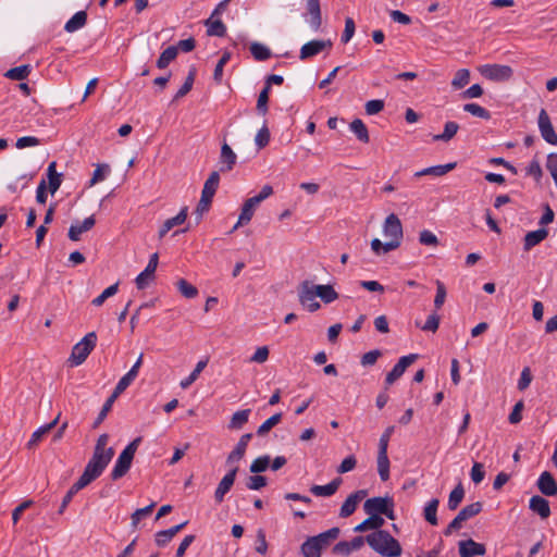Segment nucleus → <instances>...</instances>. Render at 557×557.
<instances>
[{"mask_svg": "<svg viewBox=\"0 0 557 557\" xmlns=\"http://www.w3.org/2000/svg\"><path fill=\"white\" fill-rule=\"evenodd\" d=\"M317 296L324 302L331 304L338 298V293L330 284L326 285H312Z\"/></svg>", "mask_w": 557, "mask_h": 557, "instance_id": "c756f323", "label": "nucleus"}, {"mask_svg": "<svg viewBox=\"0 0 557 557\" xmlns=\"http://www.w3.org/2000/svg\"><path fill=\"white\" fill-rule=\"evenodd\" d=\"M113 456L114 450L112 447H109L107 453L94 451L84 471L92 475V478L98 479L110 463Z\"/></svg>", "mask_w": 557, "mask_h": 557, "instance_id": "0eeeda50", "label": "nucleus"}, {"mask_svg": "<svg viewBox=\"0 0 557 557\" xmlns=\"http://www.w3.org/2000/svg\"><path fill=\"white\" fill-rule=\"evenodd\" d=\"M177 285V288L180 290V293L188 298V299H191V298H195L197 295H198V289L197 287H195L194 285H191L189 282H187L185 278H181L177 281L176 283Z\"/></svg>", "mask_w": 557, "mask_h": 557, "instance_id": "864d4df0", "label": "nucleus"}, {"mask_svg": "<svg viewBox=\"0 0 557 557\" xmlns=\"http://www.w3.org/2000/svg\"><path fill=\"white\" fill-rule=\"evenodd\" d=\"M115 399L116 398L113 397V395H110L108 397V399L104 401L100 412L98 413V417L96 418V420L92 423V429H97L103 422V420L107 418L109 411L111 410Z\"/></svg>", "mask_w": 557, "mask_h": 557, "instance_id": "603ef678", "label": "nucleus"}, {"mask_svg": "<svg viewBox=\"0 0 557 557\" xmlns=\"http://www.w3.org/2000/svg\"><path fill=\"white\" fill-rule=\"evenodd\" d=\"M367 490H358L350 494L341 506L339 517L348 518L351 516L356 511L359 502H361L367 496Z\"/></svg>", "mask_w": 557, "mask_h": 557, "instance_id": "dca6fc26", "label": "nucleus"}, {"mask_svg": "<svg viewBox=\"0 0 557 557\" xmlns=\"http://www.w3.org/2000/svg\"><path fill=\"white\" fill-rule=\"evenodd\" d=\"M419 358L418 354H409L401 357L393 369L386 374L385 377V389L388 388L396 380H398L406 369L410 367Z\"/></svg>", "mask_w": 557, "mask_h": 557, "instance_id": "9b49d317", "label": "nucleus"}, {"mask_svg": "<svg viewBox=\"0 0 557 557\" xmlns=\"http://www.w3.org/2000/svg\"><path fill=\"white\" fill-rule=\"evenodd\" d=\"M440 500L437 498H432L428 504L425 505L423 509V517L424 519L431 524V525H437L438 519H437V508H438Z\"/></svg>", "mask_w": 557, "mask_h": 557, "instance_id": "58836bf2", "label": "nucleus"}, {"mask_svg": "<svg viewBox=\"0 0 557 557\" xmlns=\"http://www.w3.org/2000/svg\"><path fill=\"white\" fill-rule=\"evenodd\" d=\"M87 23V13L85 11L76 12L66 23L64 29L67 33H74L85 26Z\"/></svg>", "mask_w": 557, "mask_h": 557, "instance_id": "72a5a7b5", "label": "nucleus"}, {"mask_svg": "<svg viewBox=\"0 0 557 557\" xmlns=\"http://www.w3.org/2000/svg\"><path fill=\"white\" fill-rule=\"evenodd\" d=\"M250 52L257 61H265L272 55L271 50L260 42H252L250 45Z\"/></svg>", "mask_w": 557, "mask_h": 557, "instance_id": "a18cd8bd", "label": "nucleus"}, {"mask_svg": "<svg viewBox=\"0 0 557 557\" xmlns=\"http://www.w3.org/2000/svg\"><path fill=\"white\" fill-rule=\"evenodd\" d=\"M187 214L188 207H183L175 216L165 220L159 230V238H163L174 226L183 224L187 219Z\"/></svg>", "mask_w": 557, "mask_h": 557, "instance_id": "5701e85b", "label": "nucleus"}, {"mask_svg": "<svg viewBox=\"0 0 557 557\" xmlns=\"http://www.w3.org/2000/svg\"><path fill=\"white\" fill-rule=\"evenodd\" d=\"M342 482H343V479L341 476H337V478L333 479L326 485H312L310 487V492L314 496L330 497V496L334 495L337 492V490L339 488Z\"/></svg>", "mask_w": 557, "mask_h": 557, "instance_id": "412c9836", "label": "nucleus"}, {"mask_svg": "<svg viewBox=\"0 0 557 557\" xmlns=\"http://www.w3.org/2000/svg\"><path fill=\"white\" fill-rule=\"evenodd\" d=\"M231 59V52L224 51L220 60L218 61L214 72H213V79L218 84L222 82L223 76V67L224 65L230 61Z\"/></svg>", "mask_w": 557, "mask_h": 557, "instance_id": "13d9d810", "label": "nucleus"}, {"mask_svg": "<svg viewBox=\"0 0 557 557\" xmlns=\"http://www.w3.org/2000/svg\"><path fill=\"white\" fill-rule=\"evenodd\" d=\"M273 194V188L271 185H264L260 193L253 197L248 198L243 207L240 214L238 216V224H248L256 211V208L267 198H269Z\"/></svg>", "mask_w": 557, "mask_h": 557, "instance_id": "423d86ee", "label": "nucleus"}, {"mask_svg": "<svg viewBox=\"0 0 557 557\" xmlns=\"http://www.w3.org/2000/svg\"><path fill=\"white\" fill-rule=\"evenodd\" d=\"M458 552L460 557L483 556L486 553V547L482 543L468 539L458 543Z\"/></svg>", "mask_w": 557, "mask_h": 557, "instance_id": "2eb2a0df", "label": "nucleus"}, {"mask_svg": "<svg viewBox=\"0 0 557 557\" xmlns=\"http://www.w3.org/2000/svg\"><path fill=\"white\" fill-rule=\"evenodd\" d=\"M394 507V499L389 496L368 498L363 504V510L368 516L382 517L384 515L391 520L396 518Z\"/></svg>", "mask_w": 557, "mask_h": 557, "instance_id": "20e7f679", "label": "nucleus"}, {"mask_svg": "<svg viewBox=\"0 0 557 557\" xmlns=\"http://www.w3.org/2000/svg\"><path fill=\"white\" fill-rule=\"evenodd\" d=\"M237 157L232 148L227 144H223L221 147L220 162L223 164L221 166L222 172H228L233 170L236 163Z\"/></svg>", "mask_w": 557, "mask_h": 557, "instance_id": "bb28decb", "label": "nucleus"}, {"mask_svg": "<svg viewBox=\"0 0 557 557\" xmlns=\"http://www.w3.org/2000/svg\"><path fill=\"white\" fill-rule=\"evenodd\" d=\"M465 497V490L459 482L457 486L450 492L447 507L449 510H456Z\"/></svg>", "mask_w": 557, "mask_h": 557, "instance_id": "79ce46f5", "label": "nucleus"}, {"mask_svg": "<svg viewBox=\"0 0 557 557\" xmlns=\"http://www.w3.org/2000/svg\"><path fill=\"white\" fill-rule=\"evenodd\" d=\"M270 466V456L264 455L256 458L250 465V472L259 474L264 472Z\"/></svg>", "mask_w": 557, "mask_h": 557, "instance_id": "5fc2aeb1", "label": "nucleus"}, {"mask_svg": "<svg viewBox=\"0 0 557 557\" xmlns=\"http://www.w3.org/2000/svg\"><path fill=\"white\" fill-rule=\"evenodd\" d=\"M377 472L381 481L386 482L389 479V459L387 456V450L379 449L377 450Z\"/></svg>", "mask_w": 557, "mask_h": 557, "instance_id": "2f4dec72", "label": "nucleus"}, {"mask_svg": "<svg viewBox=\"0 0 557 557\" xmlns=\"http://www.w3.org/2000/svg\"><path fill=\"white\" fill-rule=\"evenodd\" d=\"M97 344L96 332L87 333L81 342L74 345L69 361L72 366L82 364L89 354L94 350Z\"/></svg>", "mask_w": 557, "mask_h": 557, "instance_id": "39448f33", "label": "nucleus"}, {"mask_svg": "<svg viewBox=\"0 0 557 557\" xmlns=\"http://www.w3.org/2000/svg\"><path fill=\"white\" fill-rule=\"evenodd\" d=\"M367 544L383 557H399L400 543L386 530L374 531L366 536Z\"/></svg>", "mask_w": 557, "mask_h": 557, "instance_id": "f257e3e1", "label": "nucleus"}, {"mask_svg": "<svg viewBox=\"0 0 557 557\" xmlns=\"http://www.w3.org/2000/svg\"><path fill=\"white\" fill-rule=\"evenodd\" d=\"M135 372H127L125 375H123L117 384L114 387V391L111 395L113 397L117 398L135 380L134 377Z\"/></svg>", "mask_w": 557, "mask_h": 557, "instance_id": "3c124183", "label": "nucleus"}, {"mask_svg": "<svg viewBox=\"0 0 557 557\" xmlns=\"http://www.w3.org/2000/svg\"><path fill=\"white\" fill-rule=\"evenodd\" d=\"M158 262L159 256L157 252H154L150 256L146 269L143 272H140L135 280L138 289H144L148 284L147 280L154 277V272L157 270Z\"/></svg>", "mask_w": 557, "mask_h": 557, "instance_id": "a211bd4d", "label": "nucleus"}, {"mask_svg": "<svg viewBox=\"0 0 557 557\" xmlns=\"http://www.w3.org/2000/svg\"><path fill=\"white\" fill-rule=\"evenodd\" d=\"M356 30L355 21L351 17H346L345 20V29L342 34L341 41L343 44H347L351 37L354 36Z\"/></svg>", "mask_w": 557, "mask_h": 557, "instance_id": "69168bd1", "label": "nucleus"}, {"mask_svg": "<svg viewBox=\"0 0 557 557\" xmlns=\"http://www.w3.org/2000/svg\"><path fill=\"white\" fill-rule=\"evenodd\" d=\"M154 506H156V504L151 503L150 505H148L144 508H139V509L135 510V512L132 515V527L137 528L140 519L150 515L152 512Z\"/></svg>", "mask_w": 557, "mask_h": 557, "instance_id": "052dcab7", "label": "nucleus"}, {"mask_svg": "<svg viewBox=\"0 0 557 557\" xmlns=\"http://www.w3.org/2000/svg\"><path fill=\"white\" fill-rule=\"evenodd\" d=\"M537 488L545 496L557 495V482L553 474L548 471H544L537 480Z\"/></svg>", "mask_w": 557, "mask_h": 557, "instance_id": "6ab92c4d", "label": "nucleus"}, {"mask_svg": "<svg viewBox=\"0 0 557 557\" xmlns=\"http://www.w3.org/2000/svg\"><path fill=\"white\" fill-rule=\"evenodd\" d=\"M458 129H459L458 123H456L454 121H448L444 125L443 133L434 135L433 140L447 143L456 136Z\"/></svg>", "mask_w": 557, "mask_h": 557, "instance_id": "f704fd0d", "label": "nucleus"}, {"mask_svg": "<svg viewBox=\"0 0 557 557\" xmlns=\"http://www.w3.org/2000/svg\"><path fill=\"white\" fill-rule=\"evenodd\" d=\"M529 508L533 512L537 513L542 519H547L550 516L549 503L543 496H532L530 498Z\"/></svg>", "mask_w": 557, "mask_h": 557, "instance_id": "4be33fe9", "label": "nucleus"}, {"mask_svg": "<svg viewBox=\"0 0 557 557\" xmlns=\"http://www.w3.org/2000/svg\"><path fill=\"white\" fill-rule=\"evenodd\" d=\"M255 550L260 555H264L268 552V542H267V537H265V531L261 528L257 530Z\"/></svg>", "mask_w": 557, "mask_h": 557, "instance_id": "bf43d9fd", "label": "nucleus"}, {"mask_svg": "<svg viewBox=\"0 0 557 557\" xmlns=\"http://www.w3.org/2000/svg\"><path fill=\"white\" fill-rule=\"evenodd\" d=\"M177 57V47L169 46L165 50L162 51L160 57L157 60V67L160 70L165 69L175 58Z\"/></svg>", "mask_w": 557, "mask_h": 557, "instance_id": "ea45409f", "label": "nucleus"}, {"mask_svg": "<svg viewBox=\"0 0 557 557\" xmlns=\"http://www.w3.org/2000/svg\"><path fill=\"white\" fill-rule=\"evenodd\" d=\"M339 534L341 529L338 527H334L312 537L318 543L319 547L323 550L329 547L331 543L339 536Z\"/></svg>", "mask_w": 557, "mask_h": 557, "instance_id": "c85d7f7f", "label": "nucleus"}, {"mask_svg": "<svg viewBox=\"0 0 557 557\" xmlns=\"http://www.w3.org/2000/svg\"><path fill=\"white\" fill-rule=\"evenodd\" d=\"M483 509V504L481 502H475L470 505L465 506L458 515L453 519V521L461 529L462 522L475 517Z\"/></svg>", "mask_w": 557, "mask_h": 557, "instance_id": "aec40b11", "label": "nucleus"}, {"mask_svg": "<svg viewBox=\"0 0 557 557\" xmlns=\"http://www.w3.org/2000/svg\"><path fill=\"white\" fill-rule=\"evenodd\" d=\"M95 223H96V220H95L94 215H90V216L86 218L79 225L72 224L70 226L69 233H67L69 238L73 242L79 240L81 235L84 232H88L89 230H91L95 226Z\"/></svg>", "mask_w": 557, "mask_h": 557, "instance_id": "b1692460", "label": "nucleus"}, {"mask_svg": "<svg viewBox=\"0 0 557 557\" xmlns=\"http://www.w3.org/2000/svg\"><path fill=\"white\" fill-rule=\"evenodd\" d=\"M30 71L32 67L29 64H23L8 70L4 76L13 81H23L28 77Z\"/></svg>", "mask_w": 557, "mask_h": 557, "instance_id": "a19ab883", "label": "nucleus"}, {"mask_svg": "<svg viewBox=\"0 0 557 557\" xmlns=\"http://www.w3.org/2000/svg\"><path fill=\"white\" fill-rule=\"evenodd\" d=\"M350 131L356 135L357 139L363 144H368L370 140L369 132L366 124L360 119H355L350 125Z\"/></svg>", "mask_w": 557, "mask_h": 557, "instance_id": "4c0bfd02", "label": "nucleus"}, {"mask_svg": "<svg viewBox=\"0 0 557 557\" xmlns=\"http://www.w3.org/2000/svg\"><path fill=\"white\" fill-rule=\"evenodd\" d=\"M119 290V283L107 287L98 297L94 298L91 305L100 307L109 297L114 296Z\"/></svg>", "mask_w": 557, "mask_h": 557, "instance_id": "6e6d98bb", "label": "nucleus"}, {"mask_svg": "<svg viewBox=\"0 0 557 557\" xmlns=\"http://www.w3.org/2000/svg\"><path fill=\"white\" fill-rule=\"evenodd\" d=\"M283 414L282 412H277L267 419L258 429V436H265L275 425H277L282 421Z\"/></svg>", "mask_w": 557, "mask_h": 557, "instance_id": "37998d69", "label": "nucleus"}, {"mask_svg": "<svg viewBox=\"0 0 557 557\" xmlns=\"http://www.w3.org/2000/svg\"><path fill=\"white\" fill-rule=\"evenodd\" d=\"M48 428L40 426L30 436L29 441L26 444L27 449L32 450L37 447L39 442L42 440V437L48 434L47 432Z\"/></svg>", "mask_w": 557, "mask_h": 557, "instance_id": "0e129e2a", "label": "nucleus"}, {"mask_svg": "<svg viewBox=\"0 0 557 557\" xmlns=\"http://www.w3.org/2000/svg\"><path fill=\"white\" fill-rule=\"evenodd\" d=\"M463 111L483 120L491 119V112L478 103H466L463 106Z\"/></svg>", "mask_w": 557, "mask_h": 557, "instance_id": "8fccbe9b", "label": "nucleus"}, {"mask_svg": "<svg viewBox=\"0 0 557 557\" xmlns=\"http://www.w3.org/2000/svg\"><path fill=\"white\" fill-rule=\"evenodd\" d=\"M332 45L333 44L330 39H327V40H310L301 47L300 53H299V59L306 60V59L312 58V57L319 54L320 52H322L324 49L332 48Z\"/></svg>", "mask_w": 557, "mask_h": 557, "instance_id": "4468645a", "label": "nucleus"}, {"mask_svg": "<svg viewBox=\"0 0 557 557\" xmlns=\"http://www.w3.org/2000/svg\"><path fill=\"white\" fill-rule=\"evenodd\" d=\"M252 438L251 433H245L240 436L238 443L234 447V449L228 454L226 458V465L234 467L236 462H238L246 454V449L249 441Z\"/></svg>", "mask_w": 557, "mask_h": 557, "instance_id": "f3484780", "label": "nucleus"}, {"mask_svg": "<svg viewBox=\"0 0 557 557\" xmlns=\"http://www.w3.org/2000/svg\"><path fill=\"white\" fill-rule=\"evenodd\" d=\"M470 81V71L468 69H460L456 72L453 81L451 86L454 89H461L466 85L469 84Z\"/></svg>", "mask_w": 557, "mask_h": 557, "instance_id": "de8ad7c7", "label": "nucleus"}, {"mask_svg": "<svg viewBox=\"0 0 557 557\" xmlns=\"http://www.w3.org/2000/svg\"><path fill=\"white\" fill-rule=\"evenodd\" d=\"M269 94V85H264L257 100V111L262 115H265L268 112Z\"/></svg>", "mask_w": 557, "mask_h": 557, "instance_id": "4d7b16f0", "label": "nucleus"}, {"mask_svg": "<svg viewBox=\"0 0 557 557\" xmlns=\"http://www.w3.org/2000/svg\"><path fill=\"white\" fill-rule=\"evenodd\" d=\"M205 25L207 26L208 36L224 37L226 35V26L221 20H213L210 16L205 21Z\"/></svg>", "mask_w": 557, "mask_h": 557, "instance_id": "c9c22d12", "label": "nucleus"}, {"mask_svg": "<svg viewBox=\"0 0 557 557\" xmlns=\"http://www.w3.org/2000/svg\"><path fill=\"white\" fill-rule=\"evenodd\" d=\"M371 248L376 255H382L397 249L396 242L382 243L379 238H374L371 242Z\"/></svg>", "mask_w": 557, "mask_h": 557, "instance_id": "09e8293b", "label": "nucleus"}, {"mask_svg": "<svg viewBox=\"0 0 557 557\" xmlns=\"http://www.w3.org/2000/svg\"><path fill=\"white\" fill-rule=\"evenodd\" d=\"M268 484L267 478L263 475H252L248 478V481L246 483L247 488L252 491H258L264 487Z\"/></svg>", "mask_w": 557, "mask_h": 557, "instance_id": "e2e57ef3", "label": "nucleus"}, {"mask_svg": "<svg viewBox=\"0 0 557 557\" xmlns=\"http://www.w3.org/2000/svg\"><path fill=\"white\" fill-rule=\"evenodd\" d=\"M480 73L493 82H507L513 75L512 69L503 64H485L480 67Z\"/></svg>", "mask_w": 557, "mask_h": 557, "instance_id": "6e6552de", "label": "nucleus"}, {"mask_svg": "<svg viewBox=\"0 0 557 557\" xmlns=\"http://www.w3.org/2000/svg\"><path fill=\"white\" fill-rule=\"evenodd\" d=\"M48 186L47 188L51 195L55 194L62 183V174L57 172V162L49 163L47 169Z\"/></svg>", "mask_w": 557, "mask_h": 557, "instance_id": "cd10ccee", "label": "nucleus"}, {"mask_svg": "<svg viewBox=\"0 0 557 557\" xmlns=\"http://www.w3.org/2000/svg\"><path fill=\"white\" fill-rule=\"evenodd\" d=\"M207 363H208V360L198 361V363L196 364V367L191 371V373L187 377H185L184 380L181 381V384H180L181 387L182 388L189 387L198 379L199 374L206 368Z\"/></svg>", "mask_w": 557, "mask_h": 557, "instance_id": "49530a36", "label": "nucleus"}, {"mask_svg": "<svg viewBox=\"0 0 557 557\" xmlns=\"http://www.w3.org/2000/svg\"><path fill=\"white\" fill-rule=\"evenodd\" d=\"M219 183H220L219 172L218 171L211 172V174L205 182L202 193H201V198H200V200L196 207V210L194 212V214L196 215V218H195L196 224H199L202 219L203 213L209 211L211 203H212V199H213V197L216 193V189L219 187Z\"/></svg>", "mask_w": 557, "mask_h": 557, "instance_id": "f03ea898", "label": "nucleus"}, {"mask_svg": "<svg viewBox=\"0 0 557 557\" xmlns=\"http://www.w3.org/2000/svg\"><path fill=\"white\" fill-rule=\"evenodd\" d=\"M383 233L385 237H389L388 242H396L397 248L401 244L404 236L403 225L399 218L395 213H391L384 221Z\"/></svg>", "mask_w": 557, "mask_h": 557, "instance_id": "9d476101", "label": "nucleus"}, {"mask_svg": "<svg viewBox=\"0 0 557 557\" xmlns=\"http://www.w3.org/2000/svg\"><path fill=\"white\" fill-rule=\"evenodd\" d=\"M307 11L310 15V26L313 30H319L322 25L321 8L319 0H307Z\"/></svg>", "mask_w": 557, "mask_h": 557, "instance_id": "393cba45", "label": "nucleus"}, {"mask_svg": "<svg viewBox=\"0 0 557 557\" xmlns=\"http://www.w3.org/2000/svg\"><path fill=\"white\" fill-rule=\"evenodd\" d=\"M237 472L238 467H232L218 484V487L214 492V499L218 504H221L224 500L225 495L231 491L232 486L234 485Z\"/></svg>", "mask_w": 557, "mask_h": 557, "instance_id": "ddd939ff", "label": "nucleus"}, {"mask_svg": "<svg viewBox=\"0 0 557 557\" xmlns=\"http://www.w3.org/2000/svg\"><path fill=\"white\" fill-rule=\"evenodd\" d=\"M96 479L92 478L89 473L86 471H83L82 475L78 478V480L71 486V488L77 493L87 485H89L91 482H94Z\"/></svg>", "mask_w": 557, "mask_h": 557, "instance_id": "338daca9", "label": "nucleus"}, {"mask_svg": "<svg viewBox=\"0 0 557 557\" xmlns=\"http://www.w3.org/2000/svg\"><path fill=\"white\" fill-rule=\"evenodd\" d=\"M384 519L382 517L369 516L361 523L354 528L355 532H366L368 530L379 531L384 524Z\"/></svg>", "mask_w": 557, "mask_h": 557, "instance_id": "473e14b6", "label": "nucleus"}, {"mask_svg": "<svg viewBox=\"0 0 557 557\" xmlns=\"http://www.w3.org/2000/svg\"><path fill=\"white\" fill-rule=\"evenodd\" d=\"M250 414V409H243L239 411H236L230 421L228 428L234 430H239L248 422Z\"/></svg>", "mask_w": 557, "mask_h": 557, "instance_id": "c03bdc74", "label": "nucleus"}, {"mask_svg": "<svg viewBox=\"0 0 557 557\" xmlns=\"http://www.w3.org/2000/svg\"><path fill=\"white\" fill-rule=\"evenodd\" d=\"M317 294L310 281L306 280L298 286L299 302L310 312H315L320 309V304L315 300Z\"/></svg>", "mask_w": 557, "mask_h": 557, "instance_id": "1a4fd4ad", "label": "nucleus"}, {"mask_svg": "<svg viewBox=\"0 0 557 557\" xmlns=\"http://www.w3.org/2000/svg\"><path fill=\"white\" fill-rule=\"evenodd\" d=\"M456 162L425 168L416 173L417 177L424 175L443 176L456 168Z\"/></svg>", "mask_w": 557, "mask_h": 557, "instance_id": "7c9ffc66", "label": "nucleus"}, {"mask_svg": "<svg viewBox=\"0 0 557 557\" xmlns=\"http://www.w3.org/2000/svg\"><path fill=\"white\" fill-rule=\"evenodd\" d=\"M141 442V437L138 436L133 440L120 454L111 471V479L116 481L123 478L131 469L136 450Z\"/></svg>", "mask_w": 557, "mask_h": 557, "instance_id": "7ed1b4c3", "label": "nucleus"}, {"mask_svg": "<svg viewBox=\"0 0 557 557\" xmlns=\"http://www.w3.org/2000/svg\"><path fill=\"white\" fill-rule=\"evenodd\" d=\"M547 236L548 230L544 227L527 233L524 236L523 249L525 251L531 250L534 246L543 242Z\"/></svg>", "mask_w": 557, "mask_h": 557, "instance_id": "a878e982", "label": "nucleus"}, {"mask_svg": "<svg viewBox=\"0 0 557 557\" xmlns=\"http://www.w3.org/2000/svg\"><path fill=\"white\" fill-rule=\"evenodd\" d=\"M537 123L542 138L547 144L557 146V134L545 109H541Z\"/></svg>", "mask_w": 557, "mask_h": 557, "instance_id": "f8f14e48", "label": "nucleus"}, {"mask_svg": "<svg viewBox=\"0 0 557 557\" xmlns=\"http://www.w3.org/2000/svg\"><path fill=\"white\" fill-rule=\"evenodd\" d=\"M446 287L443 282L436 281V295L434 298V307L436 310L441 309L446 299Z\"/></svg>", "mask_w": 557, "mask_h": 557, "instance_id": "680f3d73", "label": "nucleus"}, {"mask_svg": "<svg viewBox=\"0 0 557 557\" xmlns=\"http://www.w3.org/2000/svg\"><path fill=\"white\" fill-rule=\"evenodd\" d=\"M300 553L304 557H321L322 549L312 536H309L300 546Z\"/></svg>", "mask_w": 557, "mask_h": 557, "instance_id": "e433bc0d", "label": "nucleus"}, {"mask_svg": "<svg viewBox=\"0 0 557 557\" xmlns=\"http://www.w3.org/2000/svg\"><path fill=\"white\" fill-rule=\"evenodd\" d=\"M384 106L385 103L381 99L369 100L364 106L366 113L368 115L377 114L384 109Z\"/></svg>", "mask_w": 557, "mask_h": 557, "instance_id": "774afa93", "label": "nucleus"}]
</instances>
